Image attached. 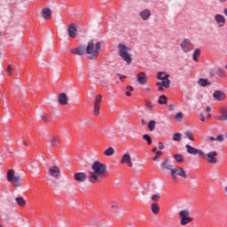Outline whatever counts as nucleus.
<instances>
[{"mask_svg":"<svg viewBox=\"0 0 227 227\" xmlns=\"http://www.w3.org/2000/svg\"><path fill=\"white\" fill-rule=\"evenodd\" d=\"M102 49V43L98 42L95 44L93 39L89 41L87 47L80 46L78 48H73L71 52L75 56H84V54H89V59H97V56L100 54V51Z\"/></svg>","mask_w":227,"mask_h":227,"instance_id":"obj_1","label":"nucleus"},{"mask_svg":"<svg viewBox=\"0 0 227 227\" xmlns=\"http://www.w3.org/2000/svg\"><path fill=\"white\" fill-rule=\"evenodd\" d=\"M92 171L89 172L88 179L90 184H97L98 180L106 178L107 175V166L100 161H95L91 165Z\"/></svg>","mask_w":227,"mask_h":227,"instance_id":"obj_2","label":"nucleus"},{"mask_svg":"<svg viewBox=\"0 0 227 227\" xmlns=\"http://www.w3.org/2000/svg\"><path fill=\"white\" fill-rule=\"evenodd\" d=\"M156 77L159 81H161L156 83L158 91H164V89L168 90L171 85V81L169 80V74H167L166 72H159Z\"/></svg>","mask_w":227,"mask_h":227,"instance_id":"obj_3","label":"nucleus"},{"mask_svg":"<svg viewBox=\"0 0 227 227\" xmlns=\"http://www.w3.org/2000/svg\"><path fill=\"white\" fill-rule=\"evenodd\" d=\"M129 49L127 45L121 43L119 44V55L123 59V61H126L128 65H130L132 63V57L129 54Z\"/></svg>","mask_w":227,"mask_h":227,"instance_id":"obj_4","label":"nucleus"},{"mask_svg":"<svg viewBox=\"0 0 227 227\" xmlns=\"http://www.w3.org/2000/svg\"><path fill=\"white\" fill-rule=\"evenodd\" d=\"M170 173L175 182H176L178 176H181V178H184V180H187V173L179 166L172 168Z\"/></svg>","mask_w":227,"mask_h":227,"instance_id":"obj_5","label":"nucleus"},{"mask_svg":"<svg viewBox=\"0 0 227 227\" xmlns=\"http://www.w3.org/2000/svg\"><path fill=\"white\" fill-rule=\"evenodd\" d=\"M180 215V224L181 226H187L189 223H192V218L189 215H191V213L189 212V209H184L180 211L179 213Z\"/></svg>","mask_w":227,"mask_h":227,"instance_id":"obj_6","label":"nucleus"},{"mask_svg":"<svg viewBox=\"0 0 227 227\" xmlns=\"http://www.w3.org/2000/svg\"><path fill=\"white\" fill-rule=\"evenodd\" d=\"M186 152L187 153H190V155H199V157H202L205 159L207 157V153L203 152L201 149H196L195 147H192L191 145H185Z\"/></svg>","mask_w":227,"mask_h":227,"instance_id":"obj_7","label":"nucleus"},{"mask_svg":"<svg viewBox=\"0 0 227 227\" xmlns=\"http://www.w3.org/2000/svg\"><path fill=\"white\" fill-rule=\"evenodd\" d=\"M102 102V95L98 94L96 96V99L94 102V111H93V114L95 116H98L100 114V104Z\"/></svg>","mask_w":227,"mask_h":227,"instance_id":"obj_8","label":"nucleus"},{"mask_svg":"<svg viewBox=\"0 0 227 227\" xmlns=\"http://www.w3.org/2000/svg\"><path fill=\"white\" fill-rule=\"evenodd\" d=\"M206 157L208 164H217V153L215 151L209 152Z\"/></svg>","mask_w":227,"mask_h":227,"instance_id":"obj_9","label":"nucleus"},{"mask_svg":"<svg viewBox=\"0 0 227 227\" xmlns=\"http://www.w3.org/2000/svg\"><path fill=\"white\" fill-rule=\"evenodd\" d=\"M220 113L222 115L215 116V120H217L218 121H227V107H221Z\"/></svg>","mask_w":227,"mask_h":227,"instance_id":"obj_10","label":"nucleus"},{"mask_svg":"<svg viewBox=\"0 0 227 227\" xmlns=\"http://www.w3.org/2000/svg\"><path fill=\"white\" fill-rule=\"evenodd\" d=\"M49 173L51 176H53V178H58L59 175H61V170L59 169V167L53 166L50 168Z\"/></svg>","mask_w":227,"mask_h":227,"instance_id":"obj_11","label":"nucleus"},{"mask_svg":"<svg viewBox=\"0 0 227 227\" xmlns=\"http://www.w3.org/2000/svg\"><path fill=\"white\" fill-rule=\"evenodd\" d=\"M215 20L216 24H218L219 27H224V24H226V18L221 14H216L215 16Z\"/></svg>","mask_w":227,"mask_h":227,"instance_id":"obj_12","label":"nucleus"},{"mask_svg":"<svg viewBox=\"0 0 227 227\" xmlns=\"http://www.w3.org/2000/svg\"><path fill=\"white\" fill-rule=\"evenodd\" d=\"M67 31L70 38H77V27L75 24H71Z\"/></svg>","mask_w":227,"mask_h":227,"instance_id":"obj_13","label":"nucleus"},{"mask_svg":"<svg viewBox=\"0 0 227 227\" xmlns=\"http://www.w3.org/2000/svg\"><path fill=\"white\" fill-rule=\"evenodd\" d=\"M121 162V164H128V166H129V168H132L133 164H132V158L130 157V153H126L122 156Z\"/></svg>","mask_w":227,"mask_h":227,"instance_id":"obj_14","label":"nucleus"},{"mask_svg":"<svg viewBox=\"0 0 227 227\" xmlns=\"http://www.w3.org/2000/svg\"><path fill=\"white\" fill-rule=\"evenodd\" d=\"M74 178L76 180V182H86V180H88V175L83 172H78L74 174Z\"/></svg>","mask_w":227,"mask_h":227,"instance_id":"obj_15","label":"nucleus"},{"mask_svg":"<svg viewBox=\"0 0 227 227\" xmlns=\"http://www.w3.org/2000/svg\"><path fill=\"white\" fill-rule=\"evenodd\" d=\"M42 17L44 19V20H51L52 18V11L49 8L43 9Z\"/></svg>","mask_w":227,"mask_h":227,"instance_id":"obj_16","label":"nucleus"},{"mask_svg":"<svg viewBox=\"0 0 227 227\" xmlns=\"http://www.w3.org/2000/svg\"><path fill=\"white\" fill-rule=\"evenodd\" d=\"M180 45L184 52H189V49H191V45H192V43H191V40L184 39Z\"/></svg>","mask_w":227,"mask_h":227,"instance_id":"obj_17","label":"nucleus"},{"mask_svg":"<svg viewBox=\"0 0 227 227\" xmlns=\"http://www.w3.org/2000/svg\"><path fill=\"white\" fill-rule=\"evenodd\" d=\"M137 82L145 85L146 84L148 79L146 78V74L145 72H140L137 74Z\"/></svg>","mask_w":227,"mask_h":227,"instance_id":"obj_18","label":"nucleus"},{"mask_svg":"<svg viewBox=\"0 0 227 227\" xmlns=\"http://www.w3.org/2000/svg\"><path fill=\"white\" fill-rule=\"evenodd\" d=\"M213 97H214V98H215V100L221 101V100H224V98H226V94L223 91L215 90L213 93Z\"/></svg>","mask_w":227,"mask_h":227,"instance_id":"obj_19","label":"nucleus"},{"mask_svg":"<svg viewBox=\"0 0 227 227\" xmlns=\"http://www.w3.org/2000/svg\"><path fill=\"white\" fill-rule=\"evenodd\" d=\"M59 104L61 106H67V104H68V96L66 93L59 95Z\"/></svg>","mask_w":227,"mask_h":227,"instance_id":"obj_20","label":"nucleus"},{"mask_svg":"<svg viewBox=\"0 0 227 227\" xmlns=\"http://www.w3.org/2000/svg\"><path fill=\"white\" fill-rule=\"evenodd\" d=\"M150 15H152V12H150V10L148 9L140 12V17L143 20H148V19H150Z\"/></svg>","mask_w":227,"mask_h":227,"instance_id":"obj_21","label":"nucleus"},{"mask_svg":"<svg viewBox=\"0 0 227 227\" xmlns=\"http://www.w3.org/2000/svg\"><path fill=\"white\" fill-rule=\"evenodd\" d=\"M12 182L14 183L15 187H20V185H22V176H15V177L12 179Z\"/></svg>","mask_w":227,"mask_h":227,"instance_id":"obj_22","label":"nucleus"},{"mask_svg":"<svg viewBox=\"0 0 227 227\" xmlns=\"http://www.w3.org/2000/svg\"><path fill=\"white\" fill-rule=\"evenodd\" d=\"M151 210L154 215H157L160 212V207L157 203H153L151 207Z\"/></svg>","mask_w":227,"mask_h":227,"instance_id":"obj_23","label":"nucleus"},{"mask_svg":"<svg viewBox=\"0 0 227 227\" xmlns=\"http://www.w3.org/2000/svg\"><path fill=\"white\" fill-rule=\"evenodd\" d=\"M161 168L162 169H167L168 171L171 172V164L169 163V160H165L162 163H161Z\"/></svg>","mask_w":227,"mask_h":227,"instance_id":"obj_24","label":"nucleus"},{"mask_svg":"<svg viewBox=\"0 0 227 227\" xmlns=\"http://www.w3.org/2000/svg\"><path fill=\"white\" fill-rule=\"evenodd\" d=\"M156 125L157 121L154 120L149 121V122L147 123V127L151 132H153V130H155Z\"/></svg>","mask_w":227,"mask_h":227,"instance_id":"obj_25","label":"nucleus"},{"mask_svg":"<svg viewBox=\"0 0 227 227\" xmlns=\"http://www.w3.org/2000/svg\"><path fill=\"white\" fill-rule=\"evenodd\" d=\"M14 178H15V170L10 169L7 172V180H8V182H13Z\"/></svg>","mask_w":227,"mask_h":227,"instance_id":"obj_26","label":"nucleus"},{"mask_svg":"<svg viewBox=\"0 0 227 227\" xmlns=\"http://www.w3.org/2000/svg\"><path fill=\"white\" fill-rule=\"evenodd\" d=\"M198 84L200 86H202V87H205V86H210V82H208L207 79H203V78H200L199 81H198Z\"/></svg>","mask_w":227,"mask_h":227,"instance_id":"obj_27","label":"nucleus"},{"mask_svg":"<svg viewBox=\"0 0 227 227\" xmlns=\"http://www.w3.org/2000/svg\"><path fill=\"white\" fill-rule=\"evenodd\" d=\"M158 104L163 106L164 104H168V97L166 95H161L159 98Z\"/></svg>","mask_w":227,"mask_h":227,"instance_id":"obj_28","label":"nucleus"},{"mask_svg":"<svg viewBox=\"0 0 227 227\" xmlns=\"http://www.w3.org/2000/svg\"><path fill=\"white\" fill-rule=\"evenodd\" d=\"M50 143L51 146H58V145L60 143V140L56 137H52L50 138Z\"/></svg>","mask_w":227,"mask_h":227,"instance_id":"obj_29","label":"nucleus"},{"mask_svg":"<svg viewBox=\"0 0 227 227\" xmlns=\"http://www.w3.org/2000/svg\"><path fill=\"white\" fill-rule=\"evenodd\" d=\"M104 154L106 155V157H112V155H114V148L109 147L104 152Z\"/></svg>","mask_w":227,"mask_h":227,"instance_id":"obj_30","label":"nucleus"},{"mask_svg":"<svg viewBox=\"0 0 227 227\" xmlns=\"http://www.w3.org/2000/svg\"><path fill=\"white\" fill-rule=\"evenodd\" d=\"M15 201L20 207H24L26 205V200L22 197L16 198Z\"/></svg>","mask_w":227,"mask_h":227,"instance_id":"obj_31","label":"nucleus"},{"mask_svg":"<svg viewBox=\"0 0 227 227\" xmlns=\"http://www.w3.org/2000/svg\"><path fill=\"white\" fill-rule=\"evenodd\" d=\"M201 56V50L196 49L193 52V61H198V58Z\"/></svg>","mask_w":227,"mask_h":227,"instance_id":"obj_32","label":"nucleus"},{"mask_svg":"<svg viewBox=\"0 0 227 227\" xmlns=\"http://www.w3.org/2000/svg\"><path fill=\"white\" fill-rule=\"evenodd\" d=\"M174 159L176 162H184V155L182 154H175Z\"/></svg>","mask_w":227,"mask_h":227,"instance_id":"obj_33","label":"nucleus"},{"mask_svg":"<svg viewBox=\"0 0 227 227\" xmlns=\"http://www.w3.org/2000/svg\"><path fill=\"white\" fill-rule=\"evenodd\" d=\"M217 76L218 77H226V73L224 72V70L218 68L216 71Z\"/></svg>","mask_w":227,"mask_h":227,"instance_id":"obj_34","label":"nucleus"},{"mask_svg":"<svg viewBox=\"0 0 227 227\" xmlns=\"http://www.w3.org/2000/svg\"><path fill=\"white\" fill-rule=\"evenodd\" d=\"M145 106L146 107L152 111V109H153V107H155V105L153 104V102L152 101H148V100H145Z\"/></svg>","mask_w":227,"mask_h":227,"instance_id":"obj_35","label":"nucleus"},{"mask_svg":"<svg viewBox=\"0 0 227 227\" xmlns=\"http://www.w3.org/2000/svg\"><path fill=\"white\" fill-rule=\"evenodd\" d=\"M143 139H145V141H147V145H152V137H150V135L145 134L143 136Z\"/></svg>","mask_w":227,"mask_h":227,"instance_id":"obj_36","label":"nucleus"},{"mask_svg":"<svg viewBox=\"0 0 227 227\" xmlns=\"http://www.w3.org/2000/svg\"><path fill=\"white\" fill-rule=\"evenodd\" d=\"M173 141H182V134L175 133L173 137Z\"/></svg>","mask_w":227,"mask_h":227,"instance_id":"obj_37","label":"nucleus"},{"mask_svg":"<svg viewBox=\"0 0 227 227\" xmlns=\"http://www.w3.org/2000/svg\"><path fill=\"white\" fill-rule=\"evenodd\" d=\"M185 136L188 137V139H190V141H194V135H192V132L186 131Z\"/></svg>","mask_w":227,"mask_h":227,"instance_id":"obj_38","label":"nucleus"},{"mask_svg":"<svg viewBox=\"0 0 227 227\" xmlns=\"http://www.w3.org/2000/svg\"><path fill=\"white\" fill-rule=\"evenodd\" d=\"M151 200L153 201H159V200H160V193H156V194L153 195L151 197Z\"/></svg>","mask_w":227,"mask_h":227,"instance_id":"obj_39","label":"nucleus"},{"mask_svg":"<svg viewBox=\"0 0 227 227\" xmlns=\"http://www.w3.org/2000/svg\"><path fill=\"white\" fill-rule=\"evenodd\" d=\"M176 120L180 121L182 120V118H184V114L182 112H179L176 114Z\"/></svg>","mask_w":227,"mask_h":227,"instance_id":"obj_40","label":"nucleus"},{"mask_svg":"<svg viewBox=\"0 0 227 227\" xmlns=\"http://www.w3.org/2000/svg\"><path fill=\"white\" fill-rule=\"evenodd\" d=\"M216 141H219L220 143H223V141H224V136L219 135V136L216 137Z\"/></svg>","mask_w":227,"mask_h":227,"instance_id":"obj_41","label":"nucleus"},{"mask_svg":"<svg viewBox=\"0 0 227 227\" xmlns=\"http://www.w3.org/2000/svg\"><path fill=\"white\" fill-rule=\"evenodd\" d=\"M206 113H207V116L210 117V113H212V108H211L210 106H207V107L206 108Z\"/></svg>","mask_w":227,"mask_h":227,"instance_id":"obj_42","label":"nucleus"},{"mask_svg":"<svg viewBox=\"0 0 227 227\" xmlns=\"http://www.w3.org/2000/svg\"><path fill=\"white\" fill-rule=\"evenodd\" d=\"M158 146H159V150H164V148H165L164 144L161 142L158 143Z\"/></svg>","mask_w":227,"mask_h":227,"instance_id":"obj_43","label":"nucleus"},{"mask_svg":"<svg viewBox=\"0 0 227 227\" xmlns=\"http://www.w3.org/2000/svg\"><path fill=\"white\" fill-rule=\"evenodd\" d=\"M12 65H9L8 67H7V74H9V75H12Z\"/></svg>","mask_w":227,"mask_h":227,"instance_id":"obj_44","label":"nucleus"},{"mask_svg":"<svg viewBox=\"0 0 227 227\" xmlns=\"http://www.w3.org/2000/svg\"><path fill=\"white\" fill-rule=\"evenodd\" d=\"M43 121H51V119H49V117L47 115H43Z\"/></svg>","mask_w":227,"mask_h":227,"instance_id":"obj_45","label":"nucleus"},{"mask_svg":"<svg viewBox=\"0 0 227 227\" xmlns=\"http://www.w3.org/2000/svg\"><path fill=\"white\" fill-rule=\"evenodd\" d=\"M117 75H118V77L120 78L121 81H123V79H126V76L123 75V74H118Z\"/></svg>","mask_w":227,"mask_h":227,"instance_id":"obj_46","label":"nucleus"},{"mask_svg":"<svg viewBox=\"0 0 227 227\" xmlns=\"http://www.w3.org/2000/svg\"><path fill=\"white\" fill-rule=\"evenodd\" d=\"M127 90H129V91H134V87L129 85L127 86Z\"/></svg>","mask_w":227,"mask_h":227,"instance_id":"obj_47","label":"nucleus"},{"mask_svg":"<svg viewBox=\"0 0 227 227\" xmlns=\"http://www.w3.org/2000/svg\"><path fill=\"white\" fill-rule=\"evenodd\" d=\"M200 118L202 121H205V115L203 114H200Z\"/></svg>","mask_w":227,"mask_h":227,"instance_id":"obj_48","label":"nucleus"},{"mask_svg":"<svg viewBox=\"0 0 227 227\" xmlns=\"http://www.w3.org/2000/svg\"><path fill=\"white\" fill-rule=\"evenodd\" d=\"M168 109H169L170 111H175V106H174L173 105H169V106H168Z\"/></svg>","mask_w":227,"mask_h":227,"instance_id":"obj_49","label":"nucleus"},{"mask_svg":"<svg viewBox=\"0 0 227 227\" xmlns=\"http://www.w3.org/2000/svg\"><path fill=\"white\" fill-rule=\"evenodd\" d=\"M118 205H119L118 202H114V204L111 205V207L114 208V207H118Z\"/></svg>","mask_w":227,"mask_h":227,"instance_id":"obj_50","label":"nucleus"},{"mask_svg":"<svg viewBox=\"0 0 227 227\" xmlns=\"http://www.w3.org/2000/svg\"><path fill=\"white\" fill-rule=\"evenodd\" d=\"M141 123H142V125H148V122H146V121H145V119L141 120Z\"/></svg>","mask_w":227,"mask_h":227,"instance_id":"obj_51","label":"nucleus"},{"mask_svg":"<svg viewBox=\"0 0 227 227\" xmlns=\"http://www.w3.org/2000/svg\"><path fill=\"white\" fill-rule=\"evenodd\" d=\"M160 155H162V152L157 151V152H156V156H157V157H160Z\"/></svg>","mask_w":227,"mask_h":227,"instance_id":"obj_52","label":"nucleus"},{"mask_svg":"<svg viewBox=\"0 0 227 227\" xmlns=\"http://www.w3.org/2000/svg\"><path fill=\"white\" fill-rule=\"evenodd\" d=\"M126 96L127 97H132V93H130V91L128 90V91H126Z\"/></svg>","mask_w":227,"mask_h":227,"instance_id":"obj_53","label":"nucleus"},{"mask_svg":"<svg viewBox=\"0 0 227 227\" xmlns=\"http://www.w3.org/2000/svg\"><path fill=\"white\" fill-rule=\"evenodd\" d=\"M210 141H217V138L214 137H209Z\"/></svg>","mask_w":227,"mask_h":227,"instance_id":"obj_54","label":"nucleus"},{"mask_svg":"<svg viewBox=\"0 0 227 227\" xmlns=\"http://www.w3.org/2000/svg\"><path fill=\"white\" fill-rule=\"evenodd\" d=\"M153 160H155V161L159 160V156L155 155V156L153 157Z\"/></svg>","mask_w":227,"mask_h":227,"instance_id":"obj_55","label":"nucleus"},{"mask_svg":"<svg viewBox=\"0 0 227 227\" xmlns=\"http://www.w3.org/2000/svg\"><path fill=\"white\" fill-rule=\"evenodd\" d=\"M153 153H157V147L153 148Z\"/></svg>","mask_w":227,"mask_h":227,"instance_id":"obj_56","label":"nucleus"},{"mask_svg":"<svg viewBox=\"0 0 227 227\" xmlns=\"http://www.w3.org/2000/svg\"><path fill=\"white\" fill-rule=\"evenodd\" d=\"M223 13H224V15L227 16V8H224V9H223Z\"/></svg>","mask_w":227,"mask_h":227,"instance_id":"obj_57","label":"nucleus"},{"mask_svg":"<svg viewBox=\"0 0 227 227\" xmlns=\"http://www.w3.org/2000/svg\"><path fill=\"white\" fill-rule=\"evenodd\" d=\"M145 91H152V89H150V88H145Z\"/></svg>","mask_w":227,"mask_h":227,"instance_id":"obj_58","label":"nucleus"},{"mask_svg":"<svg viewBox=\"0 0 227 227\" xmlns=\"http://www.w3.org/2000/svg\"><path fill=\"white\" fill-rule=\"evenodd\" d=\"M23 145H24L25 146H27V142L23 141Z\"/></svg>","mask_w":227,"mask_h":227,"instance_id":"obj_59","label":"nucleus"},{"mask_svg":"<svg viewBox=\"0 0 227 227\" xmlns=\"http://www.w3.org/2000/svg\"><path fill=\"white\" fill-rule=\"evenodd\" d=\"M220 3H226L227 0H218Z\"/></svg>","mask_w":227,"mask_h":227,"instance_id":"obj_60","label":"nucleus"},{"mask_svg":"<svg viewBox=\"0 0 227 227\" xmlns=\"http://www.w3.org/2000/svg\"><path fill=\"white\" fill-rule=\"evenodd\" d=\"M0 227H3V225L0 224Z\"/></svg>","mask_w":227,"mask_h":227,"instance_id":"obj_61","label":"nucleus"}]
</instances>
